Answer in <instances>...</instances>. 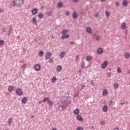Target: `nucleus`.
<instances>
[{
    "label": "nucleus",
    "instance_id": "a18cd8bd",
    "mask_svg": "<svg viewBox=\"0 0 130 130\" xmlns=\"http://www.w3.org/2000/svg\"><path fill=\"white\" fill-rule=\"evenodd\" d=\"M96 40H100V37H97L96 38Z\"/></svg>",
    "mask_w": 130,
    "mask_h": 130
},
{
    "label": "nucleus",
    "instance_id": "aec40b11",
    "mask_svg": "<svg viewBox=\"0 0 130 130\" xmlns=\"http://www.w3.org/2000/svg\"><path fill=\"white\" fill-rule=\"evenodd\" d=\"M48 105L50 107H52L53 105V102L51 101L50 100L48 102Z\"/></svg>",
    "mask_w": 130,
    "mask_h": 130
},
{
    "label": "nucleus",
    "instance_id": "8fccbe9b",
    "mask_svg": "<svg viewBox=\"0 0 130 130\" xmlns=\"http://www.w3.org/2000/svg\"><path fill=\"white\" fill-rule=\"evenodd\" d=\"M3 13V10H2V9H0V13Z\"/></svg>",
    "mask_w": 130,
    "mask_h": 130
},
{
    "label": "nucleus",
    "instance_id": "72a5a7b5",
    "mask_svg": "<svg viewBox=\"0 0 130 130\" xmlns=\"http://www.w3.org/2000/svg\"><path fill=\"white\" fill-rule=\"evenodd\" d=\"M114 87L115 89H118V84L117 83H115L114 84Z\"/></svg>",
    "mask_w": 130,
    "mask_h": 130
},
{
    "label": "nucleus",
    "instance_id": "1a4fd4ad",
    "mask_svg": "<svg viewBox=\"0 0 130 130\" xmlns=\"http://www.w3.org/2000/svg\"><path fill=\"white\" fill-rule=\"evenodd\" d=\"M69 37H70V36L68 34H62L61 38V39H62V40H63V39H66V38H69Z\"/></svg>",
    "mask_w": 130,
    "mask_h": 130
},
{
    "label": "nucleus",
    "instance_id": "f3484780",
    "mask_svg": "<svg viewBox=\"0 0 130 130\" xmlns=\"http://www.w3.org/2000/svg\"><path fill=\"white\" fill-rule=\"evenodd\" d=\"M98 52L100 54H102V53H103V49L102 48H99L98 49Z\"/></svg>",
    "mask_w": 130,
    "mask_h": 130
},
{
    "label": "nucleus",
    "instance_id": "603ef678",
    "mask_svg": "<svg viewBox=\"0 0 130 130\" xmlns=\"http://www.w3.org/2000/svg\"><path fill=\"white\" fill-rule=\"evenodd\" d=\"M110 103L112 104V103H113V102L112 101H110Z\"/></svg>",
    "mask_w": 130,
    "mask_h": 130
},
{
    "label": "nucleus",
    "instance_id": "ea45409f",
    "mask_svg": "<svg viewBox=\"0 0 130 130\" xmlns=\"http://www.w3.org/2000/svg\"><path fill=\"white\" fill-rule=\"evenodd\" d=\"M84 67H85V62H82L81 68H84Z\"/></svg>",
    "mask_w": 130,
    "mask_h": 130
},
{
    "label": "nucleus",
    "instance_id": "9b49d317",
    "mask_svg": "<svg viewBox=\"0 0 130 130\" xmlns=\"http://www.w3.org/2000/svg\"><path fill=\"white\" fill-rule=\"evenodd\" d=\"M121 28L122 30H124L126 28V24L125 22L122 23L121 25Z\"/></svg>",
    "mask_w": 130,
    "mask_h": 130
},
{
    "label": "nucleus",
    "instance_id": "39448f33",
    "mask_svg": "<svg viewBox=\"0 0 130 130\" xmlns=\"http://www.w3.org/2000/svg\"><path fill=\"white\" fill-rule=\"evenodd\" d=\"M76 119L77 120H78V121H81V122H83V117L80 115H78L76 116Z\"/></svg>",
    "mask_w": 130,
    "mask_h": 130
},
{
    "label": "nucleus",
    "instance_id": "473e14b6",
    "mask_svg": "<svg viewBox=\"0 0 130 130\" xmlns=\"http://www.w3.org/2000/svg\"><path fill=\"white\" fill-rule=\"evenodd\" d=\"M52 15V11H50L47 14V16H48L49 17H50Z\"/></svg>",
    "mask_w": 130,
    "mask_h": 130
},
{
    "label": "nucleus",
    "instance_id": "393cba45",
    "mask_svg": "<svg viewBox=\"0 0 130 130\" xmlns=\"http://www.w3.org/2000/svg\"><path fill=\"white\" fill-rule=\"evenodd\" d=\"M73 17L74 19H77V18H78V14L74 12L73 15Z\"/></svg>",
    "mask_w": 130,
    "mask_h": 130
},
{
    "label": "nucleus",
    "instance_id": "a878e982",
    "mask_svg": "<svg viewBox=\"0 0 130 130\" xmlns=\"http://www.w3.org/2000/svg\"><path fill=\"white\" fill-rule=\"evenodd\" d=\"M124 56L125 58H128V57H129V53H125Z\"/></svg>",
    "mask_w": 130,
    "mask_h": 130
},
{
    "label": "nucleus",
    "instance_id": "c03bdc74",
    "mask_svg": "<svg viewBox=\"0 0 130 130\" xmlns=\"http://www.w3.org/2000/svg\"><path fill=\"white\" fill-rule=\"evenodd\" d=\"M73 2H74V3H78V2H79V0H73Z\"/></svg>",
    "mask_w": 130,
    "mask_h": 130
},
{
    "label": "nucleus",
    "instance_id": "ddd939ff",
    "mask_svg": "<svg viewBox=\"0 0 130 130\" xmlns=\"http://www.w3.org/2000/svg\"><path fill=\"white\" fill-rule=\"evenodd\" d=\"M74 114H75V115H78V114H80V110H79V109H76L74 111Z\"/></svg>",
    "mask_w": 130,
    "mask_h": 130
},
{
    "label": "nucleus",
    "instance_id": "864d4df0",
    "mask_svg": "<svg viewBox=\"0 0 130 130\" xmlns=\"http://www.w3.org/2000/svg\"><path fill=\"white\" fill-rule=\"evenodd\" d=\"M52 130H56V128H54L52 129Z\"/></svg>",
    "mask_w": 130,
    "mask_h": 130
},
{
    "label": "nucleus",
    "instance_id": "4c0bfd02",
    "mask_svg": "<svg viewBox=\"0 0 130 130\" xmlns=\"http://www.w3.org/2000/svg\"><path fill=\"white\" fill-rule=\"evenodd\" d=\"M26 67H27V64L24 63V64H22L21 68H22V69H25V68H26Z\"/></svg>",
    "mask_w": 130,
    "mask_h": 130
},
{
    "label": "nucleus",
    "instance_id": "2f4dec72",
    "mask_svg": "<svg viewBox=\"0 0 130 130\" xmlns=\"http://www.w3.org/2000/svg\"><path fill=\"white\" fill-rule=\"evenodd\" d=\"M52 82H53V83H55V82H56V77H53L52 79Z\"/></svg>",
    "mask_w": 130,
    "mask_h": 130
},
{
    "label": "nucleus",
    "instance_id": "09e8293b",
    "mask_svg": "<svg viewBox=\"0 0 130 130\" xmlns=\"http://www.w3.org/2000/svg\"><path fill=\"white\" fill-rule=\"evenodd\" d=\"M114 130H119L118 128H115Z\"/></svg>",
    "mask_w": 130,
    "mask_h": 130
},
{
    "label": "nucleus",
    "instance_id": "423d86ee",
    "mask_svg": "<svg viewBox=\"0 0 130 130\" xmlns=\"http://www.w3.org/2000/svg\"><path fill=\"white\" fill-rule=\"evenodd\" d=\"M38 12V9L37 8H35L34 9H32L31 11V14L33 16H35L36 14Z\"/></svg>",
    "mask_w": 130,
    "mask_h": 130
},
{
    "label": "nucleus",
    "instance_id": "e433bc0d",
    "mask_svg": "<svg viewBox=\"0 0 130 130\" xmlns=\"http://www.w3.org/2000/svg\"><path fill=\"white\" fill-rule=\"evenodd\" d=\"M76 129L77 130H84V128H83V127L78 126L77 127Z\"/></svg>",
    "mask_w": 130,
    "mask_h": 130
},
{
    "label": "nucleus",
    "instance_id": "412c9836",
    "mask_svg": "<svg viewBox=\"0 0 130 130\" xmlns=\"http://www.w3.org/2000/svg\"><path fill=\"white\" fill-rule=\"evenodd\" d=\"M122 5H123V6H124V7H126L127 6V1L124 0L122 2Z\"/></svg>",
    "mask_w": 130,
    "mask_h": 130
},
{
    "label": "nucleus",
    "instance_id": "20e7f679",
    "mask_svg": "<svg viewBox=\"0 0 130 130\" xmlns=\"http://www.w3.org/2000/svg\"><path fill=\"white\" fill-rule=\"evenodd\" d=\"M107 64H108V61L107 60L105 61L102 65L101 68L105 69V68L107 67Z\"/></svg>",
    "mask_w": 130,
    "mask_h": 130
},
{
    "label": "nucleus",
    "instance_id": "4d7b16f0",
    "mask_svg": "<svg viewBox=\"0 0 130 130\" xmlns=\"http://www.w3.org/2000/svg\"><path fill=\"white\" fill-rule=\"evenodd\" d=\"M52 38L53 39L54 38L53 37H52Z\"/></svg>",
    "mask_w": 130,
    "mask_h": 130
},
{
    "label": "nucleus",
    "instance_id": "37998d69",
    "mask_svg": "<svg viewBox=\"0 0 130 130\" xmlns=\"http://www.w3.org/2000/svg\"><path fill=\"white\" fill-rule=\"evenodd\" d=\"M66 16H70V12H67L66 13Z\"/></svg>",
    "mask_w": 130,
    "mask_h": 130
},
{
    "label": "nucleus",
    "instance_id": "4468645a",
    "mask_svg": "<svg viewBox=\"0 0 130 130\" xmlns=\"http://www.w3.org/2000/svg\"><path fill=\"white\" fill-rule=\"evenodd\" d=\"M86 32L87 33H89V34H91V33H92V28H91V27H87L86 28Z\"/></svg>",
    "mask_w": 130,
    "mask_h": 130
},
{
    "label": "nucleus",
    "instance_id": "cd10ccee",
    "mask_svg": "<svg viewBox=\"0 0 130 130\" xmlns=\"http://www.w3.org/2000/svg\"><path fill=\"white\" fill-rule=\"evenodd\" d=\"M69 32V29H64L62 31V34H67Z\"/></svg>",
    "mask_w": 130,
    "mask_h": 130
},
{
    "label": "nucleus",
    "instance_id": "f704fd0d",
    "mask_svg": "<svg viewBox=\"0 0 130 130\" xmlns=\"http://www.w3.org/2000/svg\"><path fill=\"white\" fill-rule=\"evenodd\" d=\"M86 60H87V61H91V57L90 56H87L86 58Z\"/></svg>",
    "mask_w": 130,
    "mask_h": 130
},
{
    "label": "nucleus",
    "instance_id": "de8ad7c7",
    "mask_svg": "<svg viewBox=\"0 0 130 130\" xmlns=\"http://www.w3.org/2000/svg\"><path fill=\"white\" fill-rule=\"evenodd\" d=\"M79 58V56L77 55L76 57V59H78Z\"/></svg>",
    "mask_w": 130,
    "mask_h": 130
},
{
    "label": "nucleus",
    "instance_id": "7c9ffc66",
    "mask_svg": "<svg viewBox=\"0 0 130 130\" xmlns=\"http://www.w3.org/2000/svg\"><path fill=\"white\" fill-rule=\"evenodd\" d=\"M63 4L62 3H59L58 4V8H62Z\"/></svg>",
    "mask_w": 130,
    "mask_h": 130
},
{
    "label": "nucleus",
    "instance_id": "a19ab883",
    "mask_svg": "<svg viewBox=\"0 0 130 130\" xmlns=\"http://www.w3.org/2000/svg\"><path fill=\"white\" fill-rule=\"evenodd\" d=\"M101 125H104L105 124V121H101Z\"/></svg>",
    "mask_w": 130,
    "mask_h": 130
},
{
    "label": "nucleus",
    "instance_id": "13d9d810",
    "mask_svg": "<svg viewBox=\"0 0 130 130\" xmlns=\"http://www.w3.org/2000/svg\"><path fill=\"white\" fill-rule=\"evenodd\" d=\"M8 35L10 36V34H9Z\"/></svg>",
    "mask_w": 130,
    "mask_h": 130
},
{
    "label": "nucleus",
    "instance_id": "a211bd4d",
    "mask_svg": "<svg viewBox=\"0 0 130 130\" xmlns=\"http://www.w3.org/2000/svg\"><path fill=\"white\" fill-rule=\"evenodd\" d=\"M108 94V91H107V89H104L103 91V96H106Z\"/></svg>",
    "mask_w": 130,
    "mask_h": 130
},
{
    "label": "nucleus",
    "instance_id": "49530a36",
    "mask_svg": "<svg viewBox=\"0 0 130 130\" xmlns=\"http://www.w3.org/2000/svg\"><path fill=\"white\" fill-rule=\"evenodd\" d=\"M81 87L82 88H84V87H85V85L81 84Z\"/></svg>",
    "mask_w": 130,
    "mask_h": 130
},
{
    "label": "nucleus",
    "instance_id": "5fc2aeb1",
    "mask_svg": "<svg viewBox=\"0 0 130 130\" xmlns=\"http://www.w3.org/2000/svg\"><path fill=\"white\" fill-rule=\"evenodd\" d=\"M105 1H106V0H101V2H105Z\"/></svg>",
    "mask_w": 130,
    "mask_h": 130
},
{
    "label": "nucleus",
    "instance_id": "c9c22d12",
    "mask_svg": "<svg viewBox=\"0 0 130 130\" xmlns=\"http://www.w3.org/2000/svg\"><path fill=\"white\" fill-rule=\"evenodd\" d=\"M5 44V41L4 40H0V45H4Z\"/></svg>",
    "mask_w": 130,
    "mask_h": 130
},
{
    "label": "nucleus",
    "instance_id": "f257e3e1",
    "mask_svg": "<svg viewBox=\"0 0 130 130\" xmlns=\"http://www.w3.org/2000/svg\"><path fill=\"white\" fill-rule=\"evenodd\" d=\"M13 4L17 7H21L24 4V0H14Z\"/></svg>",
    "mask_w": 130,
    "mask_h": 130
},
{
    "label": "nucleus",
    "instance_id": "6e6552de",
    "mask_svg": "<svg viewBox=\"0 0 130 130\" xmlns=\"http://www.w3.org/2000/svg\"><path fill=\"white\" fill-rule=\"evenodd\" d=\"M27 101L28 99L26 97H24L21 100V103H22V104H26Z\"/></svg>",
    "mask_w": 130,
    "mask_h": 130
},
{
    "label": "nucleus",
    "instance_id": "58836bf2",
    "mask_svg": "<svg viewBox=\"0 0 130 130\" xmlns=\"http://www.w3.org/2000/svg\"><path fill=\"white\" fill-rule=\"evenodd\" d=\"M49 62L50 63H51V62H53V59L52 58H51L49 59Z\"/></svg>",
    "mask_w": 130,
    "mask_h": 130
},
{
    "label": "nucleus",
    "instance_id": "6ab92c4d",
    "mask_svg": "<svg viewBox=\"0 0 130 130\" xmlns=\"http://www.w3.org/2000/svg\"><path fill=\"white\" fill-rule=\"evenodd\" d=\"M15 87H14L13 86H11L8 88V91L9 92H13L14 91V89Z\"/></svg>",
    "mask_w": 130,
    "mask_h": 130
},
{
    "label": "nucleus",
    "instance_id": "0eeeda50",
    "mask_svg": "<svg viewBox=\"0 0 130 130\" xmlns=\"http://www.w3.org/2000/svg\"><path fill=\"white\" fill-rule=\"evenodd\" d=\"M40 69H41V67H40V65H39V64H37L35 66V70H36L37 72L40 71Z\"/></svg>",
    "mask_w": 130,
    "mask_h": 130
},
{
    "label": "nucleus",
    "instance_id": "5701e85b",
    "mask_svg": "<svg viewBox=\"0 0 130 130\" xmlns=\"http://www.w3.org/2000/svg\"><path fill=\"white\" fill-rule=\"evenodd\" d=\"M32 23H34V25L37 24V21H36V18H35V17L32 18Z\"/></svg>",
    "mask_w": 130,
    "mask_h": 130
},
{
    "label": "nucleus",
    "instance_id": "3c124183",
    "mask_svg": "<svg viewBox=\"0 0 130 130\" xmlns=\"http://www.w3.org/2000/svg\"><path fill=\"white\" fill-rule=\"evenodd\" d=\"M71 44H75V43H74V42H71Z\"/></svg>",
    "mask_w": 130,
    "mask_h": 130
},
{
    "label": "nucleus",
    "instance_id": "6e6d98bb",
    "mask_svg": "<svg viewBox=\"0 0 130 130\" xmlns=\"http://www.w3.org/2000/svg\"><path fill=\"white\" fill-rule=\"evenodd\" d=\"M79 73H82V70H79Z\"/></svg>",
    "mask_w": 130,
    "mask_h": 130
},
{
    "label": "nucleus",
    "instance_id": "b1692460",
    "mask_svg": "<svg viewBox=\"0 0 130 130\" xmlns=\"http://www.w3.org/2000/svg\"><path fill=\"white\" fill-rule=\"evenodd\" d=\"M38 17L40 18V19H43L44 15L42 13H40L39 14Z\"/></svg>",
    "mask_w": 130,
    "mask_h": 130
},
{
    "label": "nucleus",
    "instance_id": "c85d7f7f",
    "mask_svg": "<svg viewBox=\"0 0 130 130\" xmlns=\"http://www.w3.org/2000/svg\"><path fill=\"white\" fill-rule=\"evenodd\" d=\"M43 54H44V52L43 51H41L39 52V56H43Z\"/></svg>",
    "mask_w": 130,
    "mask_h": 130
},
{
    "label": "nucleus",
    "instance_id": "2eb2a0df",
    "mask_svg": "<svg viewBox=\"0 0 130 130\" xmlns=\"http://www.w3.org/2000/svg\"><path fill=\"white\" fill-rule=\"evenodd\" d=\"M66 56V52H62L60 53L59 56L60 58H63L64 56Z\"/></svg>",
    "mask_w": 130,
    "mask_h": 130
},
{
    "label": "nucleus",
    "instance_id": "bb28decb",
    "mask_svg": "<svg viewBox=\"0 0 130 130\" xmlns=\"http://www.w3.org/2000/svg\"><path fill=\"white\" fill-rule=\"evenodd\" d=\"M106 16L108 18H109L110 17V12H109L108 11H106Z\"/></svg>",
    "mask_w": 130,
    "mask_h": 130
},
{
    "label": "nucleus",
    "instance_id": "f03ea898",
    "mask_svg": "<svg viewBox=\"0 0 130 130\" xmlns=\"http://www.w3.org/2000/svg\"><path fill=\"white\" fill-rule=\"evenodd\" d=\"M16 93L17 95H19V96H22V95H23V91H22V89H21V88L17 89Z\"/></svg>",
    "mask_w": 130,
    "mask_h": 130
},
{
    "label": "nucleus",
    "instance_id": "4be33fe9",
    "mask_svg": "<svg viewBox=\"0 0 130 130\" xmlns=\"http://www.w3.org/2000/svg\"><path fill=\"white\" fill-rule=\"evenodd\" d=\"M12 122H13V119H9L8 120V125H9V126H11V125H12Z\"/></svg>",
    "mask_w": 130,
    "mask_h": 130
},
{
    "label": "nucleus",
    "instance_id": "7ed1b4c3",
    "mask_svg": "<svg viewBox=\"0 0 130 130\" xmlns=\"http://www.w3.org/2000/svg\"><path fill=\"white\" fill-rule=\"evenodd\" d=\"M52 55V54L50 52H48L46 53V55L45 56L46 59H49L50 58V56Z\"/></svg>",
    "mask_w": 130,
    "mask_h": 130
},
{
    "label": "nucleus",
    "instance_id": "79ce46f5",
    "mask_svg": "<svg viewBox=\"0 0 130 130\" xmlns=\"http://www.w3.org/2000/svg\"><path fill=\"white\" fill-rule=\"evenodd\" d=\"M116 7H119V2H116Z\"/></svg>",
    "mask_w": 130,
    "mask_h": 130
},
{
    "label": "nucleus",
    "instance_id": "9d476101",
    "mask_svg": "<svg viewBox=\"0 0 130 130\" xmlns=\"http://www.w3.org/2000/svg\"><path fill=\"white\" fill-rule=\"evenodd\" d=\"M108 110V107H107V105H104L103 107V111L104 112H107Z\"/></svg>",
    "mask_w": 130,
    "mask_h": 130
},
{
    "label": "nucleus",
    "instance_id": "dca6fc26",
    "mask_svg": "<svg viewBox=\"0 0 130 130\" xmlns=\"http://www.w3.org/2000/svg\"><path fill=\"white\" fill-rule=\"evenodd\" d=\"M50 100V99H49V98L48 97H46L43 100V103H45V102H48V101H49Z\"/></svg>",
    "mask_w": 130,
    "mask_h": 130
},
{
    "label": "nucleus",
    "instance_id": "f8f14e48",
    "mask_svg": "<svg viewBox=\"0 0 130 130\" xmlns=\"http://www.w3.org/2000/svg\"><path fill=\"white\" fill-rule=\"evenodd\" d=\"M61 69H62V67H61V66L58 65L57 67L56 71L58 73H59L60 72H61Z\"/></svg>",
    "mask_w": 130,
    "mask_h": 130
},
{
    "label": "nucleus",
    "instance_id": "c756f323",
    "mask_svg": "<svg viewBox=\"0 0 130 130\" xmlns=\"http://www.w3.org/2000/svg\"><path fill=\"white\" fill-rule=\"evenodd\" d=\"M117 72H118V73H121V72H122L121 69H120V67H118V68H117Z\"/></svg>",
    "mask_w": 130,
    "mask_h": 130
}]
</instances>
